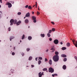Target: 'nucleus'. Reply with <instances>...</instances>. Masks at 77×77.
<instances>
[{"mask_svg":"<svg viewBox=\"0 0 77 77\" xmlns=\"http://www.w3.org/2000/svg\"><path fill=\"white\" fill-rule=\"evenodd\" d=\"M53 59L54 62H58L59 59V57L58 55H55L53 57Z\"/></svg>","mask_w":77,"mask_h":77,"instance_id":"f257e3e1","label":"nucleus"},{"mask_svg":"<svg viewBox=\"0 0 77 77\" xmlns=\"http://www.w3.org/2000/svg\"><path fill=\"white\" fill-rule=\"evenodd\" d=\"M48 71L49 72L53 73V72H54V69L51 67H50L49 68Z\"/></svg>","mask_w":77,"mask_h":77,"instance_id":"f03ea898","label":"nucleus"},{"mask_svg":"<svg viewBox=\"0 0 77 77\" xmlns=\"http://www.w3.org/2000/svg\"><path fill=\"white\" fill-rule=\"evenodd\" d=\"M32 20H33L34 23H36V17L35 16H33L32 17Z\"/></svg>","mask_w":77,"mask_h":77,"instance_id":"7ed1b4c3","label":"nucleus"},{"mask_svg":"<svg viewBox=\"0 0 77 77\" xmlns=\"http://www.w3.org/2000/svg\"><path fill=\"white\" fill-rule=\"evenodd\" d=\"M54 43L55 44H58L59 43V40L57 39L54 40Z\"/></svg>","mask_w":77,"mask_h":77,"instance_id":"20e7f679","label":"nucleus"},{"mask_svg":"<svg viewBox=\"0 0 77 77\" xmlns=\"http://www.w3.org/2000/svg\"><path fill=\"white\" fill-rule=\"evenodd\" d=\"M10 23H11L10 25L11 26H12V25H13L14 23V19H11L10 21Z\"/></svg>","mask_w":77,"mask_h":77,"instance_id":"39448f33","label":"nucleus"},{"mask_svg":"<svg viewBox=\"0 0 77 77\" xmlns=\"http://www.w3.org/2000/svg\"><path fill=\"white\" fill-rule=\"evenodd\" d=\"M8 8H10L12 7V4H11V3L8 2Z\"/></svg>","mask_w":77,"mask_h":77,"instance_id":"423d86ee","label":"nucleus"},{"mask_svg":"<svg viewBox=\"0 0 77 77\" xmlns=\"http://www.w3.org/2000/svg\"><path fill=\"white\" fill-rule=\"evenodd\" d=\"M29 16H30V13H29V12H28L26 14V15H25V17H29Z\"/></svg>","mask_w":77,"mask_h":77,"instance_id":"0eeeda50","label":"nucleus"},{"mask_svg":"<svg viewBox=\"0 0 77 77\" xmlns=\"http://www.w3.org/2000/svg\"><path fill=\"white\" fill-rule=\"evenodd\" d=\"M61 56L62 57H66V55H65L64 54H63L61 55Z\"/></svg>","mask_w":77,"mask_h":77,"instance_id":"6e6552de","label":"nucleus"},{"mask_svg":"<svg viewBox=\"0 0 77 77\" xmlns=\"http://www.w3.org/2000/svg\"><path fill=\"white\" fill-rule=\"evenodd\" d=\"M66 65H64L63 66V69H66Z\"/></svg>","mask_w":77,"mask_h":77,"instance_id":"1a4fd4ad","label":"nucleus"},{"mask_svg":"<svg viewBox=\"0 0 77 77\" xmlns=\"http://www.w3.org/2000/svg\"><path fill=\"white\" fill-rule=\"evenodd\" d=\"M14 38H15V37L14 36H11V37L10 38V41H12V39H14Z\"/></svg>","mask_w":77,"mask_h":77,"instance_id":"9d476101","label":"nucleus"},{"mask_svg":"<svg viewBox=\"0 0 77 77\" xmlns=\"http://www.w3.org/2000/svg\"><path fill=\"white\" fill-rule=\"evenodd\" d=\"M21 23V21L20 20H19L17 23V25L18 26V25H20V24Z\"/></svg>","mask_w":77,"mask_h":77,"instance_id":"9b49d317","label":"nucleus"},{"mask_svg":"<svg viewBox=\"0 0 77 77\" xmlns=\"http://www.w3.org/2000/svg\"><path fill=\"white\" fill-rule=\"evenodd\" d=\"M25 23H26V24H27V23H29V20H28V19H27L25 20Z\"/></svg>","mask_w":77,"mask_h":77,"instance_id":"f8f14e48","label":"nucleus"},{"mask_svg":"<svg viewBox=\"0 0 77 77\" xmlns=\"http://www.w3.org/2000/svg\"><path fill=\"white\" fill-rule=\"evenodd\" d=\"M49 63L50 65H52V61L51 60H49Z\"/></svg>","mask_w":77,"mask_h":77,"instance_id":"ddd939ff","label":"nucleus"},{"mask_svg":"<svg viewBox=\"0 0 77 77\" xmlns=\"http://www.w3.org/2000/svg\"><path fill=\"white\" fill-rule=\"evenodd\" d=\"M32 39V37L31 36H29L28 37V39L29 40H31Z\"/></svg>","mask_w":77,"mask_h":77,"instance_id":"4468645a","label":"nucleus"},{"mask_svg":"<svg viewBox=\"0 0 77 77\" xmlns=\"http://www.w3.org/2000/svg\"><path fill=\"white\" fill-rule=\"evenodd\" d=\"M66 45L67 47H70V43L69 42L67 43Z\"/></svg>","mask_w":77,"mask_h":77,"instance_id":"2eb2a0df","label":"nucleus"},{"mask_svg":"<svg viewBox=\"0 0 77 77\" xmlns=\"http://www.w3.org/2000/svg\"><path fill=\"white\" fill-rule=\"evenodd\" d=\"M42 75L41 74V72H40L38 73V76L39 77H42Z\"/></svg>","mask_w":77,"mask_h":77,"instance_id":"dca6fc26","label":"nucleus"},{"mask_svg":"<svg viewBox=\"0 0 77 77\" xmlns=\"http://www.w3.org/2000/svg\"><path fill=\"white\" fill-rule=\"evenodd\" d=\"M17 20H14V24H17Z\"/></svg>","mask_w":77,"mask_h":77,"instance_id":"f3484780","label":"nucleus"},{"mask_svg":"<svg viewBox=\"0 0 77 77\" xmlns=\"http://www.w3.org/2000/svg\"><path fill=\"white\" fill-rule=\"evenodd\" d=\"M40 35L41 37H42V38H44V37L45 36V34H41Z\"/></svg>","mask_w":77,"mask_h":77,"instance_id":"a211bd4d","label":"nucleus"},{"mask_svg":"<svg viewBox=\"0 0 77 77\" xmlns=\"http://www.w3.org/2000/svg\"><path fill=\"white\" fill-rule=\"evenodd\" d=\"M62 49L63 50H66V48L65 47H63L62 48Z\"/></svg>","mask_w":77,"mask_h":77,"instance_id":"6ab92c4d","label":"nucleus"},{"mask_svg":"<svg viewBox=\"0 0 77 77\" xmlns=\"http://www.w3.org/2000/svg\"><path fill=\"white\" fill-rule=\"evenodd\" d=\"M28 9H32V7H31L30 6H29L28 7Z\"/></svg>","mask_w":77,"mask_h":77,"instance_id":"aec40b11","label":"nucleus"},{"mask_svg":"<svg viewBox=\"0 0 77 77\" xmlns=\"http://www.w3.org/2000/svg\"><path fill=\"white\" fill-rule=\"evenodd\" d=\"M47 36H48V37L49 38L50 37V36H51V35H50V34L49 33H48L47 34Z\"/></svg>","mask_w":77,"mask_h":77,"instance_id":"412c9836","label":"nucleus"},{"mask_svg":"<svg viewBox=\"0 0 77 77\" xmlns=\"http://www.w3.org/2000/svg\"><path fill=\"white\" fill-rule=\"evenodd\" d=\"M32 59V57H30L29 58V60H31Z\"/></svg>","mask_w":77,"mask_h":77,"instance_id":"4be33fe9","label":"nucleus"},{"mask_svg":"<svg viewBox=\"0 0 77 77\" xmlns=\"http://www.w3.org/2000/svg\"><path fill=\"white\" fill-rule=\"evenodd\" d=\"M41 63V60H39L38 61V65H40Z\"/></svg>","mask_w":77,"mask_h":77,"instance_id":"5701e85b","label":"nucleus"},{"mask_svg":"<svg viewBox=\"0 0 77 77\" xmlns=\"http://www.w3.org/2000/svg\"><path fill=\"white\" fill-rule=\"evenodd\" d=\"M55 54L56 55L58 56L57 55L59 54V53H58V52L55 51Z\"/></svg>","mask_w":77,"mask_h":77,"instance_id":"b1692460","label":"nucleus"},{"mask_svg":"<svg viewBox=\"0 0 77 77\" xmlns=\"http://www.w3.org/2000/svg\"><path fill=\"white\" fill-rule=\"evenodd\" d=\"M51 32H52V30H49V32H48V33H51Z\"/></svg>","mask_w":77,"mask_h":77,"instance_id":"393cba45","label":"nucleus"},{"mask_svg":"<svg viewBox=\"0 0 77 77\" xmlns=\"http://www.w3.org/2000/svg\"><path fill=\"white\" fill-rule=\"evenodd\" d=\"M24 37H25L24 35H23L22 37V39H24Z\"/></svg>","mask_w":77,"mask_h":77,"instance_id":"a878e982","label":"nucleus"},{"mask_svg":"<svg viewBox=\"0 0 77 77\" xmlns=\"http://www.w3.org/2000/svg\"><path fill=\"white\" fill-rule=\"evenodd\" d=\"M47 69L46 68H45L43 69V70L44 71H47Z\"/></svg>","mask_w":77,"mask_h":77,"instance_id":"bb28decb","label":"nucleus"},{"mask_svg":"<svg viewBox=\"0 0 77 77\" xmlns=\"http://www.w3.org/2000/svg\"><path fill=\"white\" fill-rule=\"evenodd\" d=\"M67 60V59H66V58H65L63 59V61H64V62H66V61Z\"/></svg>","mask_w":77,"mask_h":77,"instance_id":"cd10ccee","label":"nucleus"},{"mask_svg":"<svg viewBox=\"0 0 77 77\" xmlns=\"http://www.w3.org/2000/svg\"><path fill=\"white\" fill-rule=\"evenodd\" d=\"M21 14V12H19L17 13V15H20Z\"/></svg>","mask_w":77,"mask_h":77,"instance_id":"c85d7f7f","label":"nucleus"},{"mask_svg":"<svg viewBox=\"0 0 77 77\" xmlns=\"http://www.w3.org/2000/svg\"><path fill=\"white\" fill-rule=\"evenodd\" d=\"M35 6L36 8H37V6H38V4H37V2H35Z\"/></svg>","mask_w":77,"mask_h":77,"instance_id":"c756f323","label":"nucleus"},{"mask_svg":"<svg viewBox=\"0 0 77 77\" xmlns=\"http://www.w3.org/2000/svg\"><path fill=\"white\" fill-rule=\"evenodd\" d=\"M52 32H54L55 31V29L53 28L52 29Z\"/></svg>","mask_w":77,"mask_h":77,"instance_id":"7c9ffc66","label":"nucleus"},{"mask_svg":"<svg viewBox=\"0 0 77 77\" xmlns=\"http://www.w3.org/2000/svg\"><path fill=\"white\" fill-rule=\"evenodd\" d=\"M75 44H74V45L75 46L76 45H77V41L75 42Z\"/></svg>","mask_w":77,"mask_h":77,"instance_id":"2f4dec72","label":"nucleus"},{"mask_svg":"<svg viewBox=\"0 0 77 77\" xmlns=\"http://www.w3.org/2000/svg\"><path fill=\"white\" fill-rule=\"evenodd\" d=\"M53 47H54V46H53L52 47V48H51V50H54V48H53Z\"/></svg>","mask_w":77,"mask_h":77,"instance_id":"473e14b6","label":"nucleus"},{"mask_svg":"<svg viewBox=\"0 0 77 77\" xmlns=\"http://www.w3.org/2000/svg\"><path fill=\"white\" fill-rule=\"evenodd\" d=\"M38 59L39 60H42V57H38Z\"/></svg>","mask_w":77,"mask_h":77,"instance_id":"72a5a7b5","label":"nucleus"},{"mask_svg":"<svg viewBox=\"0 0 77 77\" xmlns=\"http://www.w3.org/2000/svg\"><path fill=\"white\" fill-rule=\"evenodd\" d=\"M30 50V48H27L26 49V51H29Z\"/></svg>","mask_w":77,"mask_h":77,"instance_id":"f704fd0d","label":"nucleus"},{"mask_svg":"<svg viewBox=\"0 0 77 77\" xmlns=\"http://www.w3.org/2000/svg\"><path fill=\"white\" fill-rule=\"evenodd\" d=\"M72 42H73V44L75 45V43H74V42H75V40H72Z\"/></svg>","mask_w":77,"mask_h":77,"instance_id":"c9c22d12","label":"nucleus"},{"mask_svg":"<svg viewBox=\"0 0 77 77\" xmlns=\"http://www.w3.org/2000/svg\"><path fill=\"white\" fill-rule=\"evenodd\" d=\"M37 14L38 15H39V14H40V13H39V12H38V11H37Z\"/></svg>","mask_w":77,"mask_h":77,"instance_id":"e433bc0d","label":"nucleus"},{"mask_svg":"<svg viewBox=\"0 0 77 77\" xmlns=\"http://www.w3.org/2000/svg\"><path fill=\"white\" fill-rule=\"evenodd\" d=\"M29 5H26L25 7V8H28V7H29Z\"/></svg>","mask_w":77,"mask_h":77,"instance_id":"4c0bfd02","label":"nucleus"},{"mask_svg":"<svg viewBox=\"0 0 77 77\" xmlns=\"http://www.w3.org/2000/svg\"><path fill=\"white\" fill-rule=\"evenodd\" d=\"M45 62H46L48 61V60H47V59L46 58H45Z\"/></svg>","mask_w":77,"mask_h":77,"instance_id":"58836bf2","label":"nucleus"},{"mask_svg":"<svg viewBox=\"0 0 77 77\" xmlns=\"http://www.w3.org/2000/svg\"><path fill=\"white\" fill-rule=\"evenodd\" d=\"M8 31H11V27H9V28H8Z\"/></svg>","mask_w":77,"mask_h":77,"instance_id":"ea45409f","label":"nucleus"},{"mask_svg":"<svg viewBox=\"0 0 77 77\" xmlns=\"http://www.w3.org/2000/svg\"><path fill=\"white\" fill-rule=\"evenodd\" d=\"M12 55H13V56L15 55V53L14 52H12Z\"/></svg>","mask_w":77,"mask_h":77,"instance_id":"a19ab883","label":"nucleus"},{"mask_svg":"<svg viewBox=\"0 0 77 77\" xmlns=\"http://www.w3.org/2000/svg\"><path fill=\"white\" fill-rule=\"evenodd\" d=\"M51 23H52L53 25H54V23L53 22H51Z\"/></svg>","mask_w":77,"mask_h":77,"instance_id":"79ce46f5","label":"nucleus"},{"mask_svg":"<svg viewBox=\"0 0 77 77\" xmlns=\"http://www.w3.org/2000/svg\"><path fill=\"white\" fill-rule=\"evenodd\" d=\"M54 76H57V74H54Z\"/></svg>","mask_w":77,"mask_h":77,"instance_id":"37998d69","label":"nucleus"},{"mask_svg":"<svg viewBox=\"0 0 77 77\" xmlns=\"http://www.w3.org/2000/svg\"><path fill=\"white\" fill-rule=\"evenodd\" d=\"M49 41H52V39H51V38H50L49 39Z\"/></svg>","mask_w":77,"mask_h":77,"instance_id":"c03bdc74","label":"nucleus"},{"mask_svg":"<svg viewBox=\"0 0 77 77\" xmlns=\"http://www.w3.org/2000/svg\"><path fill=\"white\" fill-rule=\"evenodd\" d=\"M34 65H31V67H32V68H33V67H34Z\"/></svg>","mask_w":77,"mask_h":77,"instance_id":"a18cd8bd","label":"nucleus"},{"mask_svg":"<svg viewBox=\"0 0 77 77\" xmlns=\"http://www.w3.org/2000/svg\"><path fill=\"white\" fill-rule=\"evenodd\" d=\"M22 55L23 56L24 55V53H22Z\"/></svg>","mask_w":77,"mask_h":77,"instance_id":"49530a36","label":"nucleus"},{"mask_svg":"<svg viewBox=\"0 0 77 77\" xmlns=\"http://www.w3.org/2000/svg\"><path fill=\"white\" fill-rule=\"evenodd\" d=\"M60 44L61 45H62L63 44V43H62V42H60Z\"/></svg>","mask_w":77,"mask_h":77,"instance_id":"de8ad7c7","label":"nucleus"},{"mask_svg":"<svg viewBox=\"0 0 77 77\" xmlns=\"http://www.w3.org/2000/svg\"><path fill=\"white\" fill-rule=\"evenodd\" d=\"M37 59H38V58L37 57L35 58V60H36V61L38 60H37Z\"/></svg>","mask_w":77,"mask_h":77,"instance_id":"09e8293b","label":"nucleus"},{"mask_svg":"<svg viewBox=\"0 0 77 77\" xmlns=\"http://www.w3.org/2000/svg\"><path fill=\"white\" fill-rule=\"evenodd\" d=\"M41 74L42 75H44V72H42Z\"/></svg>","mask_w":77,"mask_h":77,"instance_id":"8fccbe9b","label":"nucleus"},{"mask_svg":"<svg viewBox=\"0 0 77 77\" xmlns=\"http://www.w3.org/2000/svg\"><path fill=\"white\" fill-rule=\"evenodd\" d=\"M11 72H12V73H13V70L11 69Z\"/></svg>","mask_w":77,"mask_h":77,"instance_id":"3c124183","label":"nucleus"},{"mask_svg":"<svg viewBox=\"0 0 77 77\" xmlns=\"http://www.w3.org/2000/svg\"><path fill=\"white\" fill-rule=\"evenodd\" d=\"M2 0H0V2L1 3H2Z\"/></svg>","mask_w":77,"mask_h":77,"instance_id":"603ef678","label":"nucleus"},{"mask_svg":"<svg viewBox=\"0 0 77 77\" xmlns=\"http://www.w3.org/2000/svg\"><path fill=\"white\" fill-rule=\"evenodd\" d=\"M32 14H34V12L32 11Z\"/></svg>","mask_w":77,"mask_h":77,"instance_id":"864d4df0","label":"nucleus"},{"mask_svg":"<svg viewBox=\"0 0 77 77\" xmlns=\"http://www.w3.org/2000/svg\"><path fill=\"white\" fill-rule=\"evenodd\" d=\"M52 77H54V74H52Z\"/></svg>","mask_w":77,"mask_h":77,"instance_id":"5fc2aeb1","label":"nucleus"},{"mask_svg":"<svg viewBox=\"0 0 77 77\" xmlns=\"http://www.w3.org/2000/svg\"><path fill=\"white\" fill-rule=\"evenodd\" d=\"M48 50H46V52H48Z\"/></svg>","mask_w":77,"mask_h":77,"instance_id":"6e6d98bb","label":"nucleus"},{"mask_svg":"<svg viewBox=\"0 0 77 77\" xmlns=\"http://www.w3.org/2000/svg\"><path fill=\"white\" fill-rule=\"evenodd\" d=\"M38 10H39H39H40L39 9V7H38Z\"/></svg>","mask_w":77,"mask_h":77,"instance_id":"4d7b16f0","label":"nucleus"},{"mask_svg":"<svg viewBox=\"0 0 77 77\" xmlns=\"http://www.w3.org/2000/svg\"><path fill=\"white\" fill-rule=\"evenodd\" d=\"M35 5H33V6H32L33 8H34V7H35Z\"/></svg>","mask_w":77,"mask_h":77,"instance_id":"13d9d810","label":"nucleus"},{"mask_svg":"<svg viewBox=\"0 0 77 77\" xmlns=\"http://www.w3.org/2000/svg\"><path fill=\"white\" fill-rule=\"evenodd\" d=\"M14 50H15V47H14Z\"/></svg>","mask_w":77,"mask_h":77,"instance_id":"bf43d9fd","label":"nucleus"},{"mask_svg":"<svg viewBox=\"0 0 77 77\" xmlns=\"http://www.w3.org/2000/svg\"><path fill=\"white\" fill-rule=\"evenodd\" d=\"M0 13H1V14H2V11H0Z\"/></svg>","mask_w":77,"mask_h":77,"instance_id":"052dcab7","label":"nucleus"},{"mask_svg":"<svg viewBox=\"0 0 77 77\" xmlns=\"http://www.w3.org/2000/svg\"><path fill=\"white\" fill-rule=\"evenodd\" d=\"M20 42H21V40H20Z\"/></svg>","mask_w":77,"mask_h":77,"instance_id":"680f3d73","label":"nucleus"},{"mask_svg":"<svg viewBox=\"0 0 77 77\" xmlns=\"http://www.w3.org/2000/svg\"><path fill=\"white\" fill-rule=\"evenodd\" d=\"M52 51V52H54V51Z\"/></svg>","mask_w":77,"mask_h":77,"instance_id":"e2e57ef3","label":"nucleus"},{"mask_svg":"<svg viewBox=\"0 0 77 77\" xmlns=\"http://www.w3.org/2000/svg\"><path fill=\"white\" fill-rule=\"evenodd\" d=\"M25 18H26V17H24V19H25Z\"/></svg>","mask_w":77,"mask_h":77,"instance_id":"0e129e2a","label":"nucleus"},{"mask_svg":"<svg viewBox=\"0 0 77 77\" xmlns=\"http://www.w3.org/2000/svg\"><path fill=\"white\" fill-rule=\"evenodd\" d=\"M28 28H30V26H28Z\"/></svg>","mask_w":77,"mask_h":77,"instance_id":"69168bd1","label":"nucleus"},{"mask_svg":"<svg viewBox=\"0 0 77 77\" xmlns=\"http://www.w3.org/2000/svg\"><path fill=\"white\" fill-rule=\"evenodd\" d=\"M1 8V5H0V8Z\"/></svg>","mask_w":77,"mask_h":77,"instance_id":"338daca9","label":"nucleus"},{"mask_svg":"<svg viewBox=\"0 0 77 77\" xmlns=\"http://www.w3.org/2000/svg\"><path fill=\"white\" fill-rule=\"evenodd\" d=\"M5 1H7V0H5Z\"/></svg>","mask_w":77,"mask_h":77,"instance_id":"774afa93","label":"nucleus"}]
</instances>
